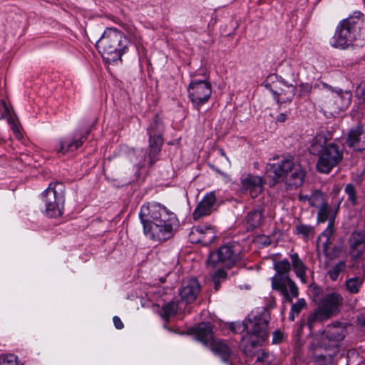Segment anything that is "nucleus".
Segmentation results:
<instances>
[{
  "mask_svg": "<svg viewBox=\"0 0 365 365\" xmlns=\"http://www.w3.org/2000/svg\"><path fill=\"white\" fill-rule=\"evenodd\" d=\"M143 233L153 242H163L174 235L178 219L165 207L157 203L143 205L139 212Z\"/></svg>",
  "mask_w": 365,
  "mask_h": 365,
  "instance_id": "1",
  "label": "nucleus"
},
{
  "mask_svg": "<svg viewBox=\"0 0 365 365\" xmlns=\"http://www.w3.org/2000/svg\"><path fill=\"white\" fill-rule=\"evenodd\" d=\"M269 320V314L264 308L260 314L256 315L251 319H245L242 323H232L230 329L235 333L246 331V335L241 339V346L246 354H250L253 349L267 339V327Z\"/></svg>",
  "mask_w": 365,
  "mask_h": 365,
  "instance_id": "2",
  "label": "nucleus"
},
{
  "mask_svg": "<svg viewBox=\"0 0 365 365\" xmlns=\"http://www.w3.org/2000/svg\"><path fill=\"white\" fill-rule=\"evenodd\" d=\"M346 329L341 323L329 325L323 331L313 349V359L317 365H329L339 354L340 344Z\"/></svg>",
  "mask_w": 365,
  "mask_h": 365,
  "instance_id": "3",
  "label": "nucleus"
},
{
  "mask_svg": "<svg viewBox=\"0 0 365 365\" xmlns=\"http://www.w3.org/2000/svg\"><path fill=\"white\" fill-rule=\"evenodd\" d=\"M129 41L120 30L107 28L96 42V48L102 58L108 63L121 59L122 55L128 49Z\"/></svg>",
  "mask_w": 365,
  "mask_h": 365,
  "instance_id": "4",
  "label": "nucleus"
},
{
  "mask_svg": "<svg viewBox=\"0 0 365 365\" xmlns=\"http://www.w3.org/2000/svg\"><path fill=\"white\" fill-rule=\"evenodd\" d=\"M313 154L317 153L318 160L316 168L318 172L328 174L339 165L344 158V150L341 145L334 143H326V138L317 135L313 139L311 146Z\"/></svg>",
  "mask_w": 365,
  "mask_h": 365,
  "instance_id": "5",
  "label": "nucleus"
},
{
  "mask_svg": "<svg viewBox=\"0 0 365 365\" xmlns=\"http://www.w3.org/2000/svg\"><path fill=\"white\" fill-rule=\"evenodd\" d=\"M365 33V16L360 11L354 12L340 22L333 38V46L346 48Z\"/></svg>",
  "mask_w": 365,
  "mask_h": 365,
  "instance_id": "6",
  "label": "nucleus"
},
{
  "mask_svg": "<svg viewBox=\"0 0 365 365\" xmlns=\"http://www.w3.org/2000/svg\"><path fill=\"white\" fill-rule=\"evenodd\" d=\"M275 181H284L292 190L301 186L305 177V170L291 157H284L277 163L267 164Z\"/></svg>",
  "mask_w": 365,
  "mask_h": 365,
  "instance_id": "7",
  "label": "nucleus"
},
{
  "mask_svg": "<svg viewBox=\"0 0 365 365\" xmlns=\"http://www.w3.org/2000/svg\"><path fill=\"white\" fill-rule=\"evenodd\" d=\"M45 204V213L49 217H58L63 214L65 202V186L61 182H51L41 194Z\"/></svg>",
  "mask_w": 365,
  "mask_h": 365,
  "instance_id": "8",
  "label": "nucleus"
},
{
  "mask_svg": "<svg viewBox=\"0 0 365 365\" xmlns=\"http://www.w3.org/2000/svg\"><path fill=\"white\" fill-rule=\"evenodd\" d=\"M147 130L149 135L148 153V164L150 167H152L158 160V156L163 144V135L164 127L158 116L156 115L154 118Z\"/></svg>",
  "mask_w": 365,
  "mask_h": 365,
  "instance_id": "9",
  "label": "nucleus"
},
{
  "mask_svg": "<svg viewBox=\"0 0 365 365\" xmlns=\"http://www.w3.org/2000/svg\"><path fill=\"white\" fill-rule=\"evenodd\" d=\"M240 259L239 247L232 245H225L211 252L207 262V264L213 267L222 264L230 268Z\"/></svg>",
  "mask_w": 365,
  "mask_h": 365,
  "instance_id": "10",
  "label": "nucleus"
},
{
  "mask_svg": "<svg viewBox=\"0 0 365 365\" xmlns=\"http://www.w3.org/2000/svg\"><path fill=\"white\" fill-rule=\"evenodd\" d=\"M188 97L195 108H200L206 103L212 95L211 83L205 80L191 81L188 88Z\"/></svg>",
  "mask_w": 365,
  "mask_h": 365,
  "instance_id": "11",
  "label": "nucleus"
},
{
  "mask_svg": "<svg viewBox=\"0 0 365 365\" xmlns=\"http://www.w3.org/2000/svg\"><path fill=\"white\" fill-rule=\"evenodd\" d=\"M272 289L279 292L284 302H292L294 298L299 295V289L296 283L290 277H272Z\"/></svg>",
  "mask_w": 365,
  "mask_h": 365,
  "instance_id": "12",
  "label": "nucleus"
},
{
  "mask_svg": "<svg viewBox=\"0 0 365 365\" xmlns=\"http://www.w3.org/2000/svg\"><path fill=\"white\" fill-rule=\"evenodd\" d=\"M88 133L85 135L73 133L71 136L61 138L57 141L55 150L57 153L65 155L69 152H74L82 146L83 142L87 139Z\"/></svg>",
  "mask_w": 365,
  "mask_h": 365,
  "instance_id": "13",
  "label": "nucleus"
},
{
  "mask_svg": "<svg viewBox=\"0 0 365 365\" xmlns=\"http://www.w3.org/2000/svg\"><path fill=\"white\" fill-rule=\"evenodd\" d=\"M192 243H200L208 246L216 238V233L213 227L209 225H200L193 227L189 235Z\"/></svg>",
  "mask_w": 365,
  "mask_h": 365,
  "instance_id": "14",
  "label": "nucleus"
},
{
  "mask_svg": "<svg viewBox=\"0 0 365 365\" xmlns=\"http://www.w3.org/2000/svg\"><path fill=\"white\" fill-rule=\"evenodd\" d=\"M343 297L336 292H331L326 294L320 302L319 309L324 314V316L330 318L332 315L339 311L342 305Z\"/></svg>",
  "mask_w": 365,
  "mask_h": 365,
  "instance_id": "15",
  "label": "nucleus"
},
{
  "mask_svg": "<svg viewBox=\"0 0 365 365\" xmlns=\"http://www.w3.org/2000/svg\"><path fill=\"white\" fill-rule=\"evenodd\" d=\"M346 144L356 152L365 150V123L357 125L349 130Z\"/></svg>",
  "mask_w": 365,
  "mask_h": 365,
  "instance_id": "16",
  "label": "nucleus"
},
{
  "mask_svg": "<svg viewBox=\"0 0 365 365\" xmlns=\"http://www.w3.org/2000/svg\"><path fill=\"white\" fill-rule=\"evenodd\" d=\"M242 188L250 192L252 198L257 197L263 190V180L261 177L248 175L241 180Z\"/></svg>",
  "mask_w": 365,
  "mask_h": 365,
  "instance_id": "17",
  "label": "nucleus"
},
{
  "mask_svg": "<svg viewBox=\"0 0 365 365\" xmlns=\"http://www.w3.org/2000/svg\"><path fill=\"white\" fill-rule=\"evenodd\" d=\"M215 201L216 197L213 192L207 194L193 211V219L197 220L203 216L209 215L212 212V209Z\"/></svg>",
  "mask_w": 365,
  "mask_h": 365,
  "instance_id": "18",
  "label": "nucleus"
},
{
  "mask_svg": "<svg viewBox=\"0 0 365 365\" xmlns=\"http://www.w3.org/2000/svg\"><path fill=\"white\" fill-rule=\"evenodd\" d=\"M200 289L198 281L195 278L190 279L185 282L180 292L181 300L185 303L192 302L195 300Z\"/></svg>",
  "mask_w": 365,
  "mask_h": 365,
  "instance_id": "19",
  "label": "nucleus"
},
{
  "mask_svg": "<svg viewBox=\"0 0 365 365\" xmlns=\"http://www.w3.org/2000/svg\"><path fill=\"white\" fill-rule=\"evenodd\" d=\"M351 255L359 258L362 255V249L365 247V230L354 231L349 239Z\"/></svg>",
  "mask_w": 365,
  "mask_h": 365,
  "instance_id": "20",
  "label": "nucleus"
},
{
  "mask_svg": "<svg viewBox=\"0 0 365 365\" xmlns=\"http://www.w3.org/2000/svg\"><path fill=\"white\" fill-rule=\"evenodd\" d=\"M272 93L278 103L291 102L296 93V88L292 84L282 83V86L273 91Z\"/></svg>",
  "mask_w": 365,
  "mask_h": 365,
  "instance_id": "21",
  "label": "nucleus"
},
{
  "mask_svg": "<svg viewBox=\"0 0 365 365\" xmlns=\"http://www.w3.org/2000/svg\"><path fill=\"white\" fill-rule=\"evenodd\" d=\"M209 346L211 351L215 354L220 356L224 362L229 361L232 350L225 340L215 339L211 341Z\"/></svg>",
  "mask_w": 365,
  "mask_h": 365,
  "instance_id": "22",
  "label": "nucleus"
},
{
  "mask_svg": "<svg viewBox=\"0 0 365 365\" xmlns=\"http://www.w3.org/2000/svg\"><path fill=\"white\" fill-rule=\"evenodd\" d=\"M289 257L292 262L291 267L294 272L295 275L300 279V281L302 283L306 284L307 282V266L304 264L302 259L299 257V255L296 252L290 254Z\"/></svg>",
  "mask_w": 365,
  "mask_h": 365,
  "instance_id": "23",
  "label": "nucleus"
},
{
  "mask_svg": "<svg viewBox=\"0 0 365 365\" xmlns=\"http://www.w3.org/2000/svg\"><path fill=\"white\" fill-rule=\"evenodd\" d=\"M196 338L200 341L209 346L212 340H214L212 326L209 323H200L196 328Z\"/></svg>",
  "mask_w": 365,
  "mask_h": 365,
  "instance_id": "24",
  "label": "nucleus"
},
{
  "mask_svg": "<svg viewBox=\"0 0 365 365\" xmlns=\"http://www.w3.org/2000/svg\"><path fill=\"white\" fill-rule=\"evenodd\" d=\"M333 232V225L329 222L327 229L318 237V245H322L323 252L327 256L331 255L329 253V246L331 244Z\"/></svg>",
  "mask_w": 365,
  "mask_h": 365,
  "instance_id": "25",
  "label": "nucleus"
},
{
  "mask_svg": "<svg viewBox=\"0 0 365 365\" xmlns=\"http://www.w3.org/2000/svg\"><path fill=\"white\" fill-rule=\"evenodd\" d=\"M332 99L339 110L346 108L351 103V93L349 91H336L332 93Z\"/></svg>",
  "mask_w": 365,
  "mask_h": 365,
  "instance_id": "26",
  "label": "nucleus"
},
{
  "mask_svg": "<svg viewBox=\"0 0 365 365\" xmlns=\"http://www.w3.org/2000/svg\"><path fill=\"white\" fill-rule=\"evenodd\" d=\"M263 213L259 209H255L250 212L246 217L248 229L254 230L259 227L263 222Z\"/></svg>",
  "mask_w": 365,
  "mask_h": 365,
  "instance_id": "27",
  "label": "nucleus"
},
{
  "mask_svg": "<svg viewBox=\"0 0 365 365\" xmlns=\"http://www.w3.org/2000/svg\"><path fill=\"white\" fill-rule=\"evenodd\" d=\"M291 264L287 259L274 263V269L276 274L272 277H289V274L291 270Z\"/></svg>",
  "mask_w": 365,
  "mask_h": 365,
  "instance_id": "28",
  "label": "nucleus"
},
{
  "mask_svg": "<svg viewBox=\"0 0 365 365\" xmlns=\"http://www.w3.org/2000/svg\"><path fill=\"white\" fill-rule=\"evenodd\" d=\"M327 319L329 318L324 316V314L319 309H318L314 312L309 314L307 317V322H303L301 326L302 327L304 326H307L310 332H312L313 328L316 323L322 322L323 320Z\"/></svg>",
  "mask_w": 365,
  "mask_h": 365,
  "instance_id": "29",
  "label": "nucleus"
},
{
  "mask_svg": "<svg viewBox=\"0 0 365 365\" xmlns=\"http://www.w3.org/2000/svg\"><path fill=\"white\" fill-rule=\"evenodd\" d=\"M346 269L345 261L341 260L332 266L328 271L327 274L331 281H336L340 275Z\"/></svg>",
  "mask_w": 365,
  "mask_h": 365,
  "instance_id": "30",
  "label": "nucleus"
},
{
  "mask_svg": "<svg viewBox=\"0 0 365 365\" xmlns=\"http://www.w3.org/2000/svg\"><path fill=\"white\" fill-rule=\"evenodd\" d=\"M364 280L359 277H351L346 280L345 286L351 294H356L359 292Z\"/></svg>",
  "mask_w": 365,
  "mask_h": 365,
  "instance_id": "31",
  "label": "nucleus"
},
{
  "mask_svg": "<svg viewBox=\"0 0 365 365\" xmlns=\"http://www.w3.org/2000/svg\"><path fill=\"white\" fill-rule=\"evenodd\" d=\"M178 309V304L175 302H169L162 307V317L168 320L170 317L174 316Z\"/></svg>",
  "mask_w": 365,
  "mask_h": 365,
  "instance_id": "32",
  "label": "nucleus"
},
{
  "mask_svg": "<svg viewBox=\"0 0 365 365\" xmlns=\"http://www.w3.org/2000/svg\"><path fill=\"white\" fill-rule=\"evenodd\" d=\"M296 233L302 235L304 239H308L314 237V230L312 226L299 224L296 226Z\"/></svg>",
  "mask_w": 365,
  "mask_h": 365,
  "instance_id": "33",
  "label": "nucleus"
},
{
  "mask_svg": "<svg viewBox=\"0 0 365 365\" xmlns=\"http://www.w3.org/2000/svg\"><path fill=\"white\" fill-rule=\"evenodd\" d=\"M344 191L348 195V200L352 205H355L357 202V197L356 190L353 184H347L345 187Z\"/></svg>",
  "mask_w": 365,
  "mask_h": 365,
  "instance_id": "34",
  "label": "nucleus"
},
{
  "mask_svg": "<svg viewBox=\"0 0 365 365\" xmlns=\"http://www.w3.org/2000/svg\"><path fill=\"white\" fill-rule=\"evenodd\" d=\"M0 365H17V356L14 354H1Z\"/></svg>",
  "mask_w": 365,
  "mask_h": 365,
  "instance_id": "35",
  "label": "nucleus"
},
{
  "mask_svg": "<svg viewBox=\"0 0 365 365\" xmlns=\"http://www.w3.org/2000/svg\"><path fill=\"white\" fill-rule=\"evenodd\" d=\"M329 215V206L326 203H323L320 207L318 215L317 220L319 222H324L328 219Z\"/></svg>",
  "mask_w": 365,
  "mask_h": 365,
  "instance_id": "36",
  "label": "nucleus"
},
{
  "mask_svg": "<svg viewBox=\"0 0 365 365\" xmlns=\"http://www.w3.org/2000/svg\"><path fill=\"white\" fill-rule=\"evenodd\" d=\"M274 359V356L268 352L262 351L257 358V361L262 362L265 365H272Z\"/></svg>",
  "mask_w": 365,
  "mask_h": 365,
  "instance_id": "37",
  "label": "nucleus"
},
{
  "mask_svg": "<svg viewBox=\"0 0 365 365\" xmlns=\"http://www.w3.org/2000/svg\"><path fill=\"white\" fill-rule=\"evenodd\" d=\"M308 203L310 206L317 207L319 205H322V204L324 202L322 194L319 192H314L310 195Z\"/></svg>",
  "mask_w": 365,
  "mask_h": 365,
  "instance_id": "38",
  "label": "nucleus"
},
{
  "mask_svg": "<svg viewBox=\"0 0 365 365\" xmlns=\"http://www.w3.org/2000/svg\"><path fill=\"white\" fill-rule=\"evenodd\" d=\"M6 118L11 119V112L5 101L0 98V120Z\"/></svg>",
  "mask_w": 365,
  "mask_h": 365,
  "instance_id": "39",
  "label": "nucleus"
},
{
  "mask_svg": "<svg viewBox=\"0 0 365 365\" xmlns=\"http://www.w3.org/2000/svg\"><path fill=\"white\" fill-rule=\"evenodd\" d=\"M307 303L304 299H299L294 304H292L291 309L295 312L297 315L306 307Z\"/></svg>",
  "mask_w": 365,
  "mask_h": 365,
  "instance_id": "40",
  "label": "nucleus"
},
{
  "mask_svg": "<svg viewBox=\"0 0 365 365\" xmlns=\"http://www.w3.org/2000/svg\"><path fill=\"white\" fill-rule=\"evenodd\" d=\"M356 96L362 102L365 101V81H362L356 89Z\"/></svg>",
  "mask_w": 365,
  "mask_h": 365,
  "instance_id": "41",
  "label": "nucleus"
},
{
  "mask_svg": "<svg viewBox=\"0 0 365 365\" xmlns=\"http://www.w3.org/2000/svg\"><path fill=\"white\" fill-rule=\"evenodd\" d=\"M283 339H284V334L281 331H279L278 330L274 331L273 336H272V343L273 344H280L282 342Z\"/></svg>",
  "mask_w": 365,
  "mask_h": 365,
  "instance_id": "42",
  "label": "nucleus"
},
{
  "mask_svg": "<svg viewBox=\"0 0 365 365\" xmlns=\"http://www.w3.org/2000/svg\"><path fill=\"white\" fill-rule=\"evenodd\" d=\"M212 277L218 278L220 281L224 280L227 277V272L225 270L220 269L215 272Z\"/></svg>",
  "mask_w": 365,
  "mask_h": 365,
  "instance_id": "43",
  "label": "nucleus"
},
{
  "mask_svg": "<svg viewBox=\"0 0 365 365\" xmlns=\"http://www.w3.org/2000/svg\"><path fill=\"white\" fill-rule=\"evenodd\" d=\"M113 324L116 329H121L123 328V327H124L123 323L122 322L121 319L118 317L115 316L113 318Z\"/></svg>",
  "mask_w": 365,
  "mask_h": 365,
  "instance_id": "44",
  "label": "nucleus"
},
{
  "mask_svg": "<svg viewBox=\"0 0 365 365\" xmlns=\"http://www.w3.org/2000/svg\"><path fill=\"white\" fill-rule=\"evenodd\" d=\"M212 281L214 282V289L217 291L219 289H220V282L221 281L219 280L218 278L217 277H212Z\"/></svg>",
  "mask_w": 365,
  "mask_h": 365,
  "instance_id": "45",
  "label": "nucleus"
},
{
  "mask_svg": "<svg viewBox=\"0 0 365 365\" xmlns=\"http://www.w3.org/2000/svg\"><path fill=\"white\" fill-rule=\"evenodd\" d=\"M287 118V114L285 113H282L277 117V120L279 122H284Z\"/></svg>",
  "mask_w": 365,
  "mask_h": 365,
  "instance_id": "46",
  "label": "nucleus"
},
{
  "mask_svg": "<svg viewBox=\"0 0 365 365\" xmlns=\"http://www.w3.org/2000/svg\"><path fill=\"white\" fill-rule=\"evenodd\" d=\"M310 195H299V199L302 202H309Z\"/></svg>",
  "mask_w": 365,
  "mask_h": 365,
  "instance_id": "47",
  "label": "nucleus"
},
{
  "mask_svg": "<svg viewBox=\"0 0 365 365\" xmlns=\"http://www.w3.org/2000/svg\"><path fill=\"white\" fill-rule=\"evenodd\" d=\"M300 86L302 89L307 93H309L312 89L311 86L309 84H302Z\"/></svg>",
  "mask_w": 365,
  "mask_h": 365,
  "instance_id": "48",
  "label": "nucleus"
},
{
  "mask_svg": "<svg viewBox=\"0 0 365 365\" xmlns=\"http://www.w3.org/2000/svg\"><path fill=\"white\" fill-rule=\"evenodd\" d=\"M359 322L360 325L364 328V329L365 331V314L361 316L359 319Z\"/></svg>",
  "mask_w": 365,
  "mask_h": 365,
  "instance_id": "49",
  "label": "nucleus"
},
{
  "mask_svg": "<svg viewBox=\"0 0 365 365\" xmlns=\"http://www.w3.org/2000/svg\"><path fill=\"white\" fill-rule=\"evenodd\" d=\"M275 304H276L275 299L274 297H271L269 307L272 308L275 306Z\"/></svg>",
  "mask_w": 365,
  "mask_h": 365,
  "instance_id": "50",
  "label": "nucleus"
},
{
  "mask_svg": "<svg viewBox=\"0 0 365 365\" xmlns=\"http://www.w3.org/2000/svg\"><path fill=\"white\" fill-rule=\"evenodd\" d=\"M297 315L295 312H292V310L290 311V314H289V319L291 320V321H294V316Z\"/></svg>",
  "mask_w": 365,
  "mask_h": 365,
  "instance_id": "51",
  "label": "nucleus"
},
{
  "mask_svg": "<svg viewBox=\"0 0 365 365\" xmlns=\"http://www.w3.org/2000/svg\"><path fill=\"white\" fill-rule=\"evenodd\" d=\"M144 166V163H139V168H141L142 167Z\"/></svg>",
  "mask_w": 365,
  "mask_h": 365,
  "instance_id": "52",
  "label": "nucleus"
}]
</instances>
